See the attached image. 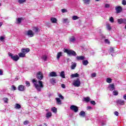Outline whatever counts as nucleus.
I'll use <instances>...</instances> for the list:
<instances>
[{"label":"nucleus","instance_id":"obj_18","mask_svg":"<svg viewBox=\"0 0 126 126\" xmlns=\"http://www.w3.org/2000/svg\"><path fill=\"white\" fill-rule=\"evenodd\" d=\"M117 22L119 24H123L124 22V19L120 18L117 20Z\"/></svg>","mask_w":126,"mask_h":126},{"label":"nucleus","instance_id":"obj_42","mask_svg":"<svg viewBox=\"0 0 126 126\" xmlns=\"http://www.w3.org/2000/svg\"><path fill=\"white\" fill-rule=\"evenodd\" d=\"M122 4L123 5H126V0H123L122 1Z\"/></svg>","mask_w":126,"mask_h":126},{"label":"nucleus","instance_id":"obj_55","mask_svg":"<svg viewBox=\"0 0 126 126\" xmlns=\"http://www.w3.org/2000/svg\"><path fill=\"white\" fill-rule=\"evenodd\" d=\"M123 24L126 25V19H123Z\"/></svg>","mask_w":126,"mask_h":126},{"label":"nucleus","instance_id":"obj_27","mask_svg":"<svg viewBox=\"0 0 126 126\" xmlns=\"http://www.w3.org/2000/svg\"><path fill=\"white\" fill-rule=\"evenodd\" d=\"M18 2H19L20 4H22V3H24V2H26V0H18Z\"/></svg>","mask_w":126,"mask_h":126},{"label":"nucleus","instance_id":"obj_34","mask_svg":"<svg viewBox=\"0 0 126 126\" xmlns=\"http://www.w3.org/2000/svg\"><path fill=\"white\" fill-rule=\"evenodd\" d=\"M84 3H87V4H89V2H90V0H83Z\"/></svg>","mask_w":126,"mask_h":126},{"label":"nucleus","instance_id":"obj_3","mask_svg":"<svg viewBox=\"0 0 126 126\" xmlns=\"http://www.w3.org/2000/svg\"><path fill=\"white\" fill-rule=\"evenodd\" d=\"M8 56L9 57H10L11 60H12L13 61H14V62H17V61L19 60V57L17 55L13 56V54H12V53H9Z\"/></svg>","mask_w":126,"mask_h":126},{"label":"nucleus","instance_id":"obj_45","mask_svg":"<svg viewBox=\"0 0 126 126\" xmlns=\"http://www.w3.org/2000/svg\"><path fill=\"white\" fill-rule=\"evenodd\" d=\"M96 75H97L96 73H93L92 74V77H96Z\"/></svg>","mask_w":126,"mask_h":126},{"label":"nucleus","instance_id":"obj_32","mask_svg":"<svg viewBox=\"0 0 126 126\" xmlns=\"http://www.w3.org/2000/svg\"><path fill=\"white\" fill-rule=\"evenodd\" d=\"M110 53H115V48H114L113 47H111L110 49Z\"/></svg>","mask_w":126,"mask_h":126},{"label":"nucleus","instance_id":"obj_59","mask_svg":"<svg viewBox=\"0 0 126 126\" xmlns=\"http://www.w3.org/2000/svg\"><path fill=\"white\" fill-rule=\"evenodd\" d=\"M2 22H0V27H1V26H2Z\"/></svg>","mask_w":126,"mask_h":126},{"label":"nucleus","instance_id":"obj_6","mask_svg":"<svg viewBox=\"0 0 126 126\" xmlns=\"http://www.w3.org/2000/svg\"><path fill=\"white\" fill-rule=\"evenodd\" d=\"M115 10L116 11V13H121L123 11V7L121 6H117L115 7Z\"/></svg>","mask_w":126,"mask_h":126},{"label":"nucleus","instance_id":"obj_2","mask_svg":"<svg viewBox=\"0 0 126 126\" xmlns=\"http://www.w3.org/2000/svg\"><path fill=\"white\" fill-rule=\"evenodd\" d=\"M64 53H66L68 56H73V57H75L76 56V52L72 50L65 49H64Z\"/></svg>","mask_w":126,"mask_h":126},{"label":"nucleus","instance_id":"obj_1","mask_svg":"<svg viewBox=\"0 0 126 126\" xmlns=\"http://www.w3.org/2000/svg\"><path fill=\"white\" fill-rule=\"evenodd\" d=\"M36 78L38 81L33 79L32 80V82L33 84L34 87H35L37 91L41 92L42 88H44V85L43 84V82L41 81L43 80V78H44L43 73L41 71H38L36 73ZM37 82L39 84H37Z\"/></svg>","mask_w":126,"mask_h":126},{"label":"nucleus","instance_id":"obj_12","mask_svg":"<svg viewBox=\"0 0 126 126\" xmlns=\"http://www.w3.org/2000/svg\"><path fill=\"white\" fill-rule=\"evenodd\" d=\"M108 88L110 89V91H113V90H115L116 89V88H115V85H114V84H110Z\"/></svg>","mask_w":126,"mask_h":126},{"label":"nucleus","instance_id":"obj_21","mask_svg":"<svg viewBox=\"0 0 126 126\" xmlns=\"http://www.w3.org/2000/svg\"><path fill=\"white\" fill-rule=\"evenodd\" d=\"M51 111L55 113L56 114V113H57V112H58V109H57V108H56L55 107H52L51 108Z\"/></svg>","mask_w":126,"mask_h":126},{"label":"nucleus","instance_id":"obj_50","mask_svg":"<svg viewBox=\"0 0 126 126\" xmlns=\"http://www.w3.org/2000/svg\"><path fill=\"white\" fill-rule=\"evenodd\" d=\"M105 7H106V8H108V7H110V4H106L105 5Z\"/></svg>","mask_w":126,"mask_h":126},{"label":"nucleus","instance_id":"obj_35","mask_svg":"<svg viewBox=\"0 0 126 126\" xmlns=\"http://www.w3.org/2000/svg\"><path fill=\"white\" fill-rule=\"evenodd\" d=\"M70 41L71 42H74L75 41V37H74V36H72L70 39Z\"/></svg>","mask_w":126,"mask_h":126},{"label":"nucleus","instance_id":"obj_23","mask_svg":"<svg viewBox=\"0 0 126 126\" xmlns=\"http://www.w3.org/2000/svg\"><path fill=\"white\" fill-rule=\"evenodd\" d=\"M62 53L61 52H59L58 54H57V58L58 59V60H59L61 57H62Z\"/></svg>","mask_w":126,"mask_h":126},{"label":"nucleus","instance_id":"obj_31","mask_svg":"<svg viewBox=\"0 0 126 126\" xmlns=\"http://www.w3.org/2000/svg\"><path fill=\"white\" fill-rule=\"evenodd\" d=\"M16 109H20L21 108V105L20 104L16 103V107H15Z\"/></svg>","mask_w":126,"mask_h":126},{"label":"nucleus","instance_id":"obj_61","mask_svg":"<svg viewBox=\"0 0 126 126\" xmlns=\"http://www.w3.org/2000/svg\"><path fill=\"white\" fill-rule=\"evenodd\" d=\"M61 10H62V12H63V9H62Z\"/></svg>","mask_w":126,"mask_h":126},{"label":"nucleus","instance_id":"obj_48","mask_svg":"<svg viewBox=\"0 0 126 126\" xmlns=\"http://www.w3.org/2000/svg\"><path fill=\"white\" fill-rule=\"evenodd\" d=\"M114 115L117 117H118V116H119V112H118V111H115L114 112Z\"/></svg>","mask_w":126,"mask_h":126},{"label":"nucleus","instance_id":"obj_62","mask_svg":"<svg viewBox=\"0 0 126 126\" xmlns=\"http://www.w3.org/2000/svg\"><path fill=\"white\" fill-rule=\"evenodd\" d=\"M63 88H65V85L64 84L63 85Z\"/></svg>","mask_w":126,"mask_h":126},{"label":"nucleus","instance_id":"obj_41","mask_svg":"<svg viewBox=\"0 0 126 126\" xmlns=\"http://www.w3.org/2000/svg\"><path fill=\"white\" fill-rule=\"evenodd\" d=\"M91 104H92V105H94V106H95V105H96V102H95V101L94 100H92L91 101Z\"/></svg>","mask_w":126,"mask_h":126},{"label":"nucleus","instance_id":"obj_54","mask_svg":"<svg viewBox=\"0 0 126 126\" xmlns=\"http://www.w3.org/2000/svg\"><path fill=\"white\" fill-rule=\"evenodd\" d=\"M2 74H3V72L1 69H0V75H2Z\"/></svg>","mask_w":126,"mask_h":126},{"label":"nucleus","instance_id":"obj_43","mask_svg":"<svg viewBox=\"0 0 126 126\" xmlns=\"http://www.w3.org/2000/svg\"><path fill=\"white\" fill-rule=\"evenodd\" d=\"M50 82L52 83H56V80H55V79L54 78H52L50 80Z\"/></svg>","mask_w":126,"mask_h":126},{"label":"nucleus","instance_id":"obj_17","mask_svg":"<svg viewBox=\"0 0 126 126\" xmlns=\"http://www.w3.org/2000/svg\"><path fill=\"white\" fill-rule=\"evenodd\" d=\"M78 76H79V74L77 73H76L75 74H72L70 75L71 78H74V77H78Z\"/></svg>","mask_w":126,"mask_h":126},{"label":"nucleus","instance_id":"obj_14","mask_svg":"<svg viewBox=\"0 0 126 126\" xmlns=\"http://www.w3.org/2000/svg\"><path fill=\"white\" fill-rule=\"evenodd\" d=\"M76 59L77 60V61H83V60H84L85 59V57L84 56H77L76 57Z\"/></svg>","mask_w":126,"mask_h":126},{"label":"nucleus","instance_id":"obj_30","mask_svg":"<svg viewBox=\"0 0 126 126\" xmlns=\"http://www.w3.org/2000/svg\"><path fill=\"white\" fill-rule=\"evenodd\" d=\"M113 95L114 96H118V95H119V92H118V91H114Z\"/></svg>","mask_w":126,"mask_h":126},{"label":"nucleus","instance_id":"obj_16","mask_svg":"<svg viewBox=\"0 0 126 126\" xmlns=\"http://www.w3.org/2000/svg\"><path fill=\"white\" fill-rule=\"evenodd\" d=\"M57 103L58 105H61L62 104V100H61V99L59 97H56V98Z\"/></svg>","mask_w":126,"mask_h":126},{"label":"nucleus","instance_id":"obj_49","mask_svg":"<svg viewBox=\"0 0 126 126\" xmlns=\"http://www.w3.org/2000/svg\"><path fill=\"white\" fill-rule=\"evenodd\" d=\"M39 31V29L38 28H35V33H38Z\"/></svg>","mask_w":126,"mask_h":126},{"label":"nucleus","instance_id":"obj_24","mask_svg":"<svg viewBox=\"0 0 126 126\" xmlns=\"http://www.w3.org/2000/svg\"><path fill=\"white\" fill-rule=\"evenodd\" d=\"M84 101L87 103H88V102H90V98L89 97H85Z\"/></svg>","mask_w":126,"mask_h":126},{"label":"nucleus","instance_id":"obj_7","mask_svg":"<svg viewBox=\"0 0 126 126\" xmlns=\"http://www.w3.org/2000/svg\"><path fill=\"white\" fill-rule=\"evenodd\" d=\"M25 89H26V87L23 85H20L18 87V90L19 91H25Z\"/></svg>","mask_w":126,"mask_h":126},{"label":"nucleus","instance_id":"obj_38","mask_svg":"<svg viewBox=\"0 0 126 126\" xmlns=\"http://www.w3.org/2000/svg\"><path fill=\"white\" fill-rule=\"evenodd\" d=\"M22 21V18H19L17 20L18 23H21V21Z\"/></svg>","mask_w":126,"mask_h":126},{"label":"nucleus","instance_id":"obj_53","mask_svg":"<svg viewBox=\"0 0 126 126\" xmlns=\"http://www.w3.org/2000/svg\"><path fill=\"white\" fill-rule=\"evenodd\" d=\"M0 40L2 41V40H4V37L3 36H0Z\"/></svg>","mask_w":126,"mask_h":126},{"label":"nucleus","instance_id":"obj_25","mask_svg":"<svg viewBox=\"0 0 126 126\" xmlns=\"http://www.w3.org/2000/svg\"><path fill=\"white\" fill-rule=\"evenodd\" d=\"M106 28L107 30H109V31L112 30V27H111V25H110V24H109L106 25Z\"/></svg>","mask_w":126,"mask_h":126},{"label":"nucleus","instance_id":"obj_26","mask_svg":"<svg viewBox=\"0 0 126 126\" xmlns=\"http://www.w3.org/2000/svg\"><path fill=\"white\" fill-rule=\"evenodd\" d=\"M106 82L107 83H112V79L111 78H107L106 80Z\"/></svg>","mask_w":126,"mask_h":126},{"label":"nucleus","instance_id":"obj_15","mask_svg":"<svg viewBox=\"0 0 126 126\" xmlns=\"http://www.w3.org/2000/svg\"><path fill=\"white\" fill-rule=\"evenodd\" d=\"M50 20L52 23H57V22L58 21L57 18L54 17L51 18Z\"/></svg>","mask_w":126,"mask_h":126},{"label":"nucleus","instance_id":"obj_13","mask_svg":"<svg viewBox=\"0 0 126 126\" xmlns=\"http://www.w3.org/2000/svg\"><path fill=\"white\" fill-rule=\"evenodd\" d=\"M79 116H80V117H82L83 118H85V117H86L85 112L81 111L79 113Z\"/></svg>","mask_w":126,"mask_h":126},{"label":"nucleus","instance_id":"obj_9","mask_svg":"<svg viewBox=\"0 0 126 126\" xmlns=\"http://www.w3.org/2000/svg\"><path fill=\"white\" fill-rule=\"evenodd\" d=\"M27 35H28V36H30V37H33V36L35 35V33L33 32V31H32V30H30L28 31Z\"/></svg>","mask_w":126,"mask_h":126},{"label":"nucleus","instance_id":"obj_63","mask_svg":"<svg viewBox=\"0 0 126 126\" xmlns=\"http://www.w3.org/2000/svg\"><path fill=\"white\" fill-rule=\"evenodd\" d=\"M95 0V1H99V0Z\"/></svg>","mask_w":126,"mask_h":126},{"label":"nucleus","instance_id":"obj_8","mask_svg":"<svg viewBox=\"0 0 126 126\" xmlns=\"http://www.w3.org/2000/svg\"><path fill=\"white\" fill-rule=\"evenodd\" d=\"M21 52L22 53L25 54V55H26L27 53H29V52H30V49H29V48H27L26 49L23 48L21 49Z\"/></svg>","mask_w":126,"mask_h":126},{"label":"nucleus","instance_id":"obj_5","mask_svg":"<svg viewBox=\"0 0 126 126\" xmlns=\"http://www.w3.org/2000/svg\"><path fill=\"white\" fill-rule=\"evenodd\" d=\"M70 110L73 111L74 113H77L78 112V107L75 105H71L70 107Z\"/></svg>","mask_w":126,"mask_h":126},{"label":"nucleus","instance_id":"obj_56","mask_svg":"<svg viewBox=\"0 0 126 126\" xmlns=\"http://www.w3.org/2000/svg\"><path fill=\"white\" fill-rule=\"evenodd\" d=\"M87 109L88 110H91V109H92V107L91 106H88Z\"/></svg>","mask_w":126,"mask_h":126},{"label":"nucleus","instance_id":"obj_64","mask_svg":"<svg viewBox=\"0 0 126 126\" xmlns=\"http://www.w3.org/2000/svg\"><path fill=\"white\" fill-rule=\"evenodd\" d=\"M125 28L126 29V25H125Z\"/></svg>","mask_w":126,"mask_h":126},{"label":"nucleus","instance_id":"obj_47","mask_svg":"<svg viewBox=\"0 0 126 126\" xmlns=\"http://www.w3.org/2000/svg\"><path fill=\"white\" fill-rule=\"evenodd\" d=\"M60 75L62 78H63V71L61 72Z\"/></svg>","mask_w":126,"mask_h":126},{"label":"nucleus","instance_id":"obj_28","mask_svg":"<svg viewBox=\"0 0 126 126\" xmlns=\"http://www.w3.org/2000/svg\"><path fill=\"white\" fill-rule=\"evenodd\" d=\"M75 67H76V63H74L73 64H72L71 66V69H74V68H75Z\"/></svg>","mask_w":126,"mask_h":126},{"label":"nucleus","instance_id":"obj_4","mask_svg":"<svg viewBox=\"0 0 126 126\" xmlns=\"http://www.w3.org/2000/svg\"><path fill=\"white\" fill-rule=\"evenodd\" d=\"M81 84V83L80 82V80L79 79H77L73 83V85L75 87H79L80 86V85Z\"/></svg>","mask_w":126,"mask_h":126},{"label":"nucleus","instance_id":"obj_44","mask_svg":"<svg viewBox=\"0 0 126 126\" xmlns=\"http://www.w3.org/2000/svg\"><path fill=\"white\" fill-rule=\"evenodd\" d=\"M105 43H106L107 44H110V41H109V39H105L104 40Z\"/></svg>","mask_w":126,"mask_h":126},{"label":"nucleus","instance_id":"obj_29","mask_svg":"<svg viewBox=\"0 0 126 126\" xmlns=\"http://www.w3.org/2000/svg\"><path fill=\"white\" fill-rule=\"evenodd\" d=\"M3 100L4 101V103H6V104H8V98L4 97L3 98Z\"/></svg>","mask_w":126,"mask_h":126},{"label":"nucleus","instance_id":"obj_58","mask_svg":"<svg viewBox=\"0 0 126 126\" xmlns=\"http://www.w3.org/2000/svg\"><path fill=\"white\" fill-rule=\"evenodd\" d=\"M63 12H67V10L66 9H63Z\"/></svg>","mask_w":126,"mask_h":126},{"label":"nucleus","instance_id":"obj_11","mask_svg":"<svg viewBox=\"0 0 126 126\" xmlns=\"http://www.w3.org/2000/svg\"><path fill=\"white\" fill-rule=\"evenodd\" d=\"M49 76H51V77H56V76H58V75L56 72L52 71L49 73Z\"/></svg>","mask_w":126,"mask_h":126},{"label":"nucleus","instance_id":"obj_20","mask_svg":"<svg viewBox=\"0 0 126 126\" xmlns=\"http://www.w3.org/2000/svg\"><path fill=\"white\" fill-rule=\"evenodd\" d=\"M82 63L83 65H87V64L89 63V62H88V60H84L82 61Z\"/></svg>","mask_w":126,"mask_h":126},{"label":"nucleus","instance_id":"obj_60","mask_svg":"<svg viewBox=\"0 0 126 126\" xmlns=\"http://www.w3.org/2000/svg\"><path fill=\"white\" fill-rule=\"evenodd\" d=\"M61 86H62V88H63V84H62L61 85Z\"/></svg>","mask_w":126,"mask_h":126},{"label":"nucleus","instance_id":"obj_10","mask_svg":"<svg viewBox=\"0 0 126 126\" xmlns=\"http://www.w3.org/2000/svg\"><path fill=\"white\" fill-rule=\"evenodd\" d=\"M116 103L118 104V105H125V100H123L122 99H118L117 100Z\"/></svg>","mask_w":126,"mask_h":126},{"label":"nucleus","instance_id":"obj_36","mask_svg":"<svg viewBox=\"0 0 126 126\" xmlns=\"http://www.w3.org/2000/svg\"><path fill=\"white\" fill-rule=\"evenodd\" d=\"M79 19V18L78 16H73L72 18V19H73V20H76Z\"/></svg>","mask_w":126,"mask_h":126},{"label":"nucleus","instance_id":"obj_37","mask_svg":"<svg viewBox=\"0 0 126 126\" xmlns=\"http://www.w3.org/2000/svg\"><path fill=\"white\" fill-rule=\"evenodd\" d=\"M64 23H65L66 24H68V23H69V21L67 19H64Z\"/></svg>","mask_w":126,"mask_h":126},{"label":"nucleus","instance_id":"obj_51","mask_svg":"<svg viewBox=\"0 0 126 126\" xmlns=\"http://www.w3.org/2000/svg\"><path fill=\"white\" fill-rule=\"evenodd\" d=\"M59 96L60 98H61V99H63V96L61 94H59Z\"/></svg>","mask_w":126,"mask_h":126},{"label":"nucleus","instance_id":"obj_40","mask_svg":"<svg viewBox=\"0 0 126 126\" xmlns=\"http://www.w3.org/2000/svg\"><path fill=\"white\" fill-rule=\"evenodd\" d=\"M109 21H110V22H111V23H114V18L113 17H110L109 19Z\"/></svg>","mask_w":126,"mask_h":126},{"label":"nucleus","instance_id":"obj_52","mask_svg":"<svg viewBox=\"0 0 126 126\" xmlns=\"http://www.w3.org/2000/svg\"><path fill=\"white\" fill-rule=\"evenodd\" d=\"M28 123H29V121H25L24 122V125H28Z\"/></svg>","mask_w":126,"mask_h":126},{"label":"nucleus","instance_id":"obj_46","mask_svg":"<svg viewBox=\"0 0 126 126\" xmlns=\"http://www.w3.org/2000/svg\"><path fill=\"white\" fill-rule=\"evenodd\" d=\"M12 90H16V87L14 85L12 86Z\"/></svg>","mask_w":126,"mask_h":126},{"label":"nucleus","instance_id":"obj_19","mask_svg":"<svg viewBox=\"0 0 126 126\" xmlns=\"http://www.w3.org/2000/svg\"><path fill=\"white\" fill-rule=\"evenodd\" d=\"M19 57L20 58H24L25 57L26 54L23 52H20L18 54Z\"/></svg>","mask_w":126,"mask_h":126},{"label":"nucleus","instance_id":"obj_22","mask_svg":"<svg viewBox=\"0 0 126 126\" xmlns=\"http://www.w3.org/2000/svg\"><path fill=\"white\" fill-rule=\"evenodd\" d=\"M51 117H52V112H48L46 114V118L47 119H49Z\"/></svg>","mask_w":126,"mask_h":126},{"label":"nucleus","instance_id":"obj_33","mask_svg":"<svg viewBox=\"0 0 126 126\" xmlns=\"http://www.w3.org/2000/svg\"><path fill=\"white\" fill-rule=\"evenodd\" d=\"M42 59L44 62H46V61H47V55H43L42 56Z\"/></svg>","mask_w":126,"mask_h":126},{"label":"nucleus","instance_id":"obj_57","mask_svg":"<svg viewBox=\"0 0 126 126\" xmlns=\"http://www.w3.org/2000/svg\"><path fill=\"white\" fill-rule=\"evenodd\" d=\"M123 98H124V100H126V94H124Z\"/></svg>","mask_w":126,"mask_h":126},{"label":"nucleus","instance_id":"obj_39","mask_svg":"<svg viewBox=\"0 0 126 126\" xmlns=\"http://www.w3.org/2000/svg\"><path fill=\"white\" fill-rule=\"evenodd\" d=\"M26 86H27L28 87H29V86H30V82L28 81H26Z\"/></svg>","mask_w":126,"mask_h":126}]
</instances>
